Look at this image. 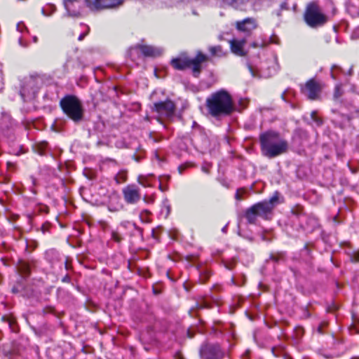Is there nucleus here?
Here are the masks:
<instances>
[{"mask_svg": "<svg viewBox=\"0 0 359 359\" xmlns=\"http://www.w3.org/2000/svg\"><path fill=\"white\" fill-rule=\"evenodd\" d=\"M177 357H178V359H184L183 356L180 353L178 354Z\"/></svg>", "mask_w": 359, "mask_h": 359, "instance_id": "obj_38", "label": "nucleus"}, {"mask_svg": "<svg viewBox=\"0 0 359 359\" xmlns=\"http://www.w3.org/2000/svg\"><path fill=\"white\" fill-rule=\"evenodd\" d=\"M60 107L63 112L74 122L83 120V109L81 102L75 96L67 95L60 100Z\"/></svg>", "mask_w": 359, "mask_h": 359, "instance_id": "obj_4", "label": "nucleus"}, {"mask_svg": "<svg viewBox=\"0 0 359 359\" xmlns=\"http://www.w3.org/2000/svg\"><path fill=\"white\" fill-rule=\"evenodd\" d=\"M90 9L102 10L112 7V0H86Z\"/></svg>", "mask_w": 359, "mask_h": 359, "instance_id": "obj_12", "label": "nucleus"}, {"mask_svg": "<svg viewBox=\"0 0 359 359\" xmlns=\"http://www.w3.org/2000/svg\"><path fill=\"white\" fill-rule=\"evenodd\" d=\"M207 58V56L201 53H198L193 59L189 58L186 54H181L179 57L172 60L171 65L178 70H184L193 66L194 75L197 77L201 72V64L206 61Z\"/></svg>", "mask_w": 359, "mask_h": 359, "instance_id": "obj_5", "label": "nucleus"}, {"mask_svg": "<svg viewBox=\"0 0 359 359\" xmlns=\"http://www.w3.org/2000/svg\"><path fill=\"white\" fill-rule=\"evenodd\" d=\"M154 108L160 116L170 118L174 114L175 107L171 100H168L154 103Z\"/></svg>", "mask_w": 359, "mask_h": 359, "instance_id": "obj_9", "label": "nucleus"}, {"mask_svg": "<svg viewBox=\"0 0 359 359\" xmlns=\"http://www.w3.org/2000/svg\"><path fill=\"white\" fill-rule=\"evenodd\" d=\"M170 211V207H168V212Z\"/></svg>", "mask_w": 359, "mask_h": 359, "instance_id": "obj_40", "label": "nucleus"}, {"mask_svg": "<svg viewBox=\"0 0 359 359\" xmlns=\"http://www.w3.org/2000/svg\"><path fill=\"white\" fill-rule=\"evenodd\" d=\"M342 95V91L339 86H337L334 90V98L338 100Z\"/></svg>", "mask_w": 359, "mask_h": 359, "instance_id": "obj_23", "label": "nucleus"}, {"mask_svg": "<svg viewBox=\"0 0 359 359\" xmlns=\"http://www.w3.org/2000/svg\"><path fill=\"white\" fill-rule=\"evenodd\" d=\"M244 192H245V190L243 189H238V191L236 194V198L237 200H241L242 199L241 194H243Z\"/></svg>", "mask_w": 359, "mask_h": 359, "instance_id": "obj_24", "label": "nucleus"}, {"mask_svg": "<svg viewBox=\"0 0 359 359\" xmlns=\"http://www.w3.org/2000/svg\"><path fill=\"white\" fill-rule=\"evenodd\" d=\"M41 84V78L39 74H31L23 79L20 88V95L23 100L34 97Z\"/></svg>", "mask_w": 359, "mask_h": 359, "instance_id": "obj_7", "label": "nucleus"}, {"mask_svg": "<svg viewBox=\"0 0 359 359\" xmlns=\"http://www.w3.org/2000/svg\"><path fill=\"white\" fill-rule=\"evenodd\" d=\"M258 46H259V45H258V43H255V42H254V43H252L251 44V46H252V48H257V47H258Z\"/></svg>", "mask_w": 359, "mask_h": 359, "instance_id": "obj_35", "label": "nucleus"}, {"mask_svg": "<svg viewBox=\"0 0 359 359\" xmlns=\"http://www.w3.org/2000/svg\"><path fill=\"white\" fill-rule=\"evenodd\" d=\"M262 151L268 158H274L288 150V143L276 132L269 131L259 137Z\"/></svg>", "mask_w": 359, "mask_h": 359, "instance_id": "obj_1", "label": "nucleus"}, {"mask_svg": "<svg viewBox=\"0 0 359 359\" xmlns=\"http://www.w3.org/2000/svg\"><path fill=\"white\" fill-rule=\"evenodd\" d=\"M124 198L128 203H135L140 199L138 190L133 185L127 186L123 190Z\"/></svg>", "mask_w": 359, "mask_h": 359, "instance_id": "obj_10", "label": "nucleus"}, {"mask_svg": "<svg viewBox=\"0 0 359 359\" xmlns=\"http://www.w3.org/2000/svg\"><path fill=\"white\" fill-rule=\"evenodd\" d=\"M225 229H226V227H224V228L222 229V231H225Z\"/></svg>", "mask_w": 359, "mask_h": 359, "instance_id": "obj_41", "label": "nucleus"}, {"mask_svg": "<svg viewBox=\"0 0 359 359\" xmlns=\"http://www.w3.org/2000/svg\"><path fill=\"white\" fill-rule=\"evenodd\" d=\"M86 35V34H82L79 36V41H82L83 39V38L85 37V36Z\"/></svg>", "mask_w": 359, "mask_h": 359, "instance_id": "obj_32", "label": "nucleus"}, {"mask_svg": "<svg viewBox=\"0 0 359 359\" xmlns=\"http://www.w3.org/2000/svg\"><path fill=\"white\" fill-rule=\"evenodd\" d=\"M127 173L126 171L119 172L115 177V180L118 184L123 183L126 181Z\"/></svg>", "mask_w": 359, "mask_h": 359, "instance_id": "obj_19", "label": "nucleus"}, {"mask_svg": "<svg viewBox=\"0 0 359 359\" xmlns=\"http://www.w3.org/2000/svg\"><path fill=\"white\" fill-rule=\"evenodd\" d=\"M196 308L197 309H205V308H210L209 304L203 299L198 301L196 304Z\"/></svg>", "mask_w": 359, "mask_h": 359, "instance_id": "obj_21", "label": "nucleus"}, {"mask_svg": "<svg viewBox=\"0 0 359 359\" xmlns=\"http://www.w3.org/2000/svg\"><path fill=\"white\" fill-rule=\"evenodd\" d=\"M186 168H187V166H186V165H180V166H179V168H178V170H179L180 173H182V171H183Z\"/></svg>", "mask_w": 359, "mask_h": 359, "instance_id": "obj_30", "label": "nucleus"}, {"mask_svg": "<svg viewBox=\"0 0 359 359\" xmlns=\"http://www.w3.org/2000/svg\"><path fill=\"white\" fill-rule=\"evenodd\" d=\"M278 197L277 193L269 200L257 203L245 211V217L250 224H255L257 217L267 219L271 213L275 205L278 204Z\"/></svg>", "mask_w": 359, "mask_h": 359, "instance_id": "obj_3", "label": "nucleus"}, {"mask_svg": "<svg viewBox=\"0 0 359 359\" xmlns=\"http://www.w3.org/2000/svg\"><path fill=\"white\" fill-rule=\"evenodd\" d=\"M136 48H139L145 56L156 57L160 55L163 52L161 48L150 46L139 45Z\"/></svg>", "mask_w": 359, "mask_h": 359, "instance_id": "obj_15", "label": "nucleus"}, {"mask_svg": "<svg viewBox=\"0 0 359 359\" xmlns=\"http://www.w3.org/2000/svg\"><path fill=\"white\" fill-rule=\"evenodd\" d=\"M202 170H203L204 172H205V173H208V172H209V171H208V168H207L206 167H205V166H203V167H202Z\"/></svg>", "mask_w": 359, "mask_h": 359, "instance_id": "obj_33", "label": "nucleus"}, {"mask_svg": "<svg viewBox=\"0 0 359 359\" xmlns=\"http://www.w3.org/2000/svg\"><path fill=\"white\" fill-rule=\"evenodd\" d=\"M77 1L78 0H64L65 7L69 15L71 16H78L79 14V11L72 10V6L73 5V3Z\"/></svg>", "mask_w": 359, "mask_h": 359, "instance_id": "obj_16", "label": "nucleus"}, {"mask_svg": "<svg viewBox=\"0 0 359 359\" xmlns=\"http://www.w3.org/2000/svg\"><path fill=\"white\" fill-rule=\"evenodd\" d=\"M204 273H205V275H204V276H205V278H203V276H201V283H203L205 282L206 279H207V278H208V276H209V275L208 274V273H207V272H204Z\"/></svg>", "mask_w": 359, "mask_h": 359, "instance_id": "obj_28", "label": "nucleus"}, {"mask_svg": "<svg viewBox=\"0 0 359 359\" xmlns=\"http://www.w3.org/2000/svg\"><path fill=\"white\" fill-rule=\"evenodd\" d=\"M248 68H249V70H250L252 76L254 77L257 76V74H256L255 72L254 71L253 68L251 66H249Z\"/></svg>", "mask_w": 359, "mask_h": 359, "instance_id": "obj_27", "label": "nucleus"}, {"mask_svg": "<svg viewBox=\"0 0 359 359\" xmlns=\"http://www.w3.org/2000/svg\"><path fill=\"white\" fill-rule=\"evenodd\" d=\"M209 50L212 56L222 57L224 55L222 47L219 46H211Z\"/></svg>", "mask_w": 359, "mask_h": 359, "instance_id": "obj_18", "label": "nucleus"}, {"mask_svg": "<svg viewBox=\"0 0 359 359\" xmlns=\"http://www.w3.org/2000/svg\"><path fill=\"white\" fill-rule=\"evenodd\" d=\"M351 260L355 262H359V252H358L353 253V255L351 257Z\"/></svg>", "mask_w": 359, "mask_h": 359, "instance_id": "obj_25", "label": "nucleus"}, {"mask_svg": "<svg viewBox=\"0 0 359 359\" xmlns=\"http://www.w3.org/2000/svg\"><path fill=\"white\" fill-rule=\"evenodd\" d=\"M123 0H114V8L123 4Z\"/></svg>", "mask_w": 359, "mask_h": 359, "instance_id": "obj_26", "label": "nucleus"}, {"mask_svg": "<svg viewBox=\"0 0 359 359\" xmlns=\"http://www.w3.org/2000/svg\"><path fill=\"white\" fill-rule=\"evenodd\" d=\"M248 0H224L226 4L231 5L233 6H238L241 4H243L246 3Z\"/></svg>", "mask_w": 359, "mask_h": 359, "instance_id": "obj_20", "label": "nucleus"}, {"mask_svg": "<svg viewBox=\"0 0 359 359\" xmlns=\"http://www.w3.org/2000/svg\"><path fill=\"white\" fill-rule=\"evenodd\" d=\"M199 353L203 359H222L224 356V353L218 344L209 343L201 346Z\"/></svg>", "mask_w": 359, "mask_h": 359, "instance_id": "obj_8", "label": "nucleus"}, {"mask_svg": "<svg viewBox=\"0 0 359 359\" xmlns=\"http://www.w3.org/2000/svg\"><path fill=\"white\" fill-rule=\"evenodd\" d=\"M187 334L189 338H192L194 337L193 334H191L189 330H188Z\"/></svg>", "mask_w": 359, "mask_h": 359, "instance_id": "obj_36", "label": "nucleus"}, {"mask_svg": "<svg viewBox=\"0 0 359 359\" xmlns=\"http://www.w3.org/2000/svg\"><path fill=\"white\" fill-rule=\"evenodd\" d=\"M231 52L238 56H245V51L243 50L246 41L245 39L236 40L233 39L229 41Z\"/></svg>", "mask_w": 359, "mask_h": 359, "instance_id": "obj_14", "label": "nucleus"}, {"mask_svg": "<svg viewBox=\"0 0 359 359\" xmlns=\"http://www.w3.org/2000/svg\"><path fill=\"white\" fill-rule=\"evenodd\" d=\"M113 89H114V91H115L117 95H118V93H119V90H118V88H116V86H114L113 87Z\"/></svg>", "mask_w": 359, "mask_h": 359, "instance_id": "obj_34", "label": "nucleus"}, {"mask_svg": "<svg viewBox=\"0 0 359 359\" xmlns=\"http://www.w3.org/2000/svg\"><path fill=\"white\" fill-rule=\"evenodd\" d=\"M113 238H114V241H120V240H121L119 236L118 235H116L114 232Z\"/></svg>", "mask_w": 359, "mask_h": 359, "instance_id": "obj_29", "label": "nucleus"}, {"mask_svg": "<svg viewBox=\"0 0 359 359\" xmlns=\"http://www.w3.org/2000/svg\"><path fill=\"white\" fill-rule=\"evenodd\" d=\"M18 268L22 276H27L29 273V264L25 262L20 261L19 262Z\"/></svg>", "mask_w": 359, "mask_h": 359, "instance_id": "obj_17", "label": "nucleus"}, {"mask_svg": "<svg viewBox=\"0 0 359 359\" xmlns=\"http://www.w3.org/2000/svg\"><path fill=\"white\" fill-rule=\"evenodd\" d=\"M305 90L306 91V95L310 100H316L320 91V88L317 82L313 79H311L306 82Z\"/></svg>", "mask_w": 359, "mask_h": 359, "instance_id": "obj_11", "label": "nucleus"}, {"mask_svg": "<svg viewBox=\"0 0 359 359\" xmlns=\"http://www.w3.org/2000/svg\"><path fill=\"white\" fill-rule=\"evenodd\" d=\"M257 27V24L253 18H246L236 22V28L244 32L250 33Z\"/></svg>", "mask_w": 359, "mask_h": 359, "instance_id": "obj_13", "label": "nucleus"}, {"mask_svg": "<svg viewBox=\"0 0 359 359\" xmlns=\"http://www.w3.org/2000/svg\"><path fill=\"white\" fill-rule=\"evenodd\" d=\"M209 113L214 117L230 114L233 110V105L230 95L220 90L213 93L206 100Z\"/></svg>", "mask_w": 359, "mask_h": 359, "instance_id": "obj_2", "label": "nucleus"}, {"mask_svg": "<svg viewBox=\"0 0 359 359\" xmlns=\"http://www.w3.org/2000/svg\"><path fill=\"white\" fill-rule=\"evenodd\" d=\"M276 348H272V353H273V354L276 357H278V356H280L279 353H276Z\"/></svg>", "mask_w": 359, "mask_h": 359, "instance_id": "obj_31", "label": "nucleus"}, {"mask_svg": "<svg viewBox=\"0 0 359 359\" xmlns=\"http://www.w3.org/2000/svg\"><path fill=\"white\" fill-rule=\"evenodd\" d=\"M311 116L313 121H315L317 123V125L320 126L322 124V121L316 116V111H312L311 114Z\"/></svg>", "mask_w": 359, "mask_h": 359, "instance_id": "obj_22", "label": "nucleus"}, {"mask_svg": "<svg viewBox=\"0 0 359 359\" xmlns=\"http://www.w3.org/2000/svg\"><path fill=\"white\" fill-rule=\"evenodd\" d=\"M33 41H34V43H37V41H38V38H37V36H34V37H33Z\"/></svg>", "mask_w": 359, "mask_h": 359, "instance_id": "obj_37", "label": "nucleus"}, {"mask_svg": "<svg viewBox=\"0 0 359 359\" xmlns=\"http://www.w3.org/2000/svg\"><path fill=\"white\" fill-rule=\"evenodd\" d=\"M304 18L311 27L322 26L327 22V17L316 2H311L307 5Z\"/></svg>", "mask_w": 359, "mask_h": 359, "instance_id": "obj_6", "label": "nucleus"}, {"mask_svg": "<svg viewBox=\"0 0 359 359\" xmlns=\"http://www.w3.org/2000/svg\"><path fill=\"white\" fill-rule=\"evenodd\" d=\"M318 331H319L320 332H321V328H320V327H319V328H318Z\"/></svg>", "mask_w": 359, "mask_h": 359, "instance_id": "obj_39", "label": "nucleus"}]
</instances>
